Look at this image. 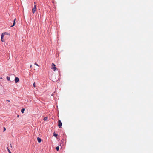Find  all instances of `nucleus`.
I'll use <instances>...</instances> for the list:
<instances>
[{
    "mask_svg": "<svg viewBox=\"0 0 153 153\" xmlns=\"http://www.w3.org/2000/svg\"><path fill=\"white\" fill-rule=\"evenodd\" d=\"M19 81V79L18 78V77H15V83H17L18 81Z\"/></svg>",
    "mask_w": 153,
    "mask_h": 153,
    "instance_id": "nucleus-5",
    "label": "nucleus"
},
{
    "mask_svg": "<svg viewBox=\"0 0 153 153\" xmlns=\"http://www.w3.org/2000/svg\"><path fill=\"white\" fill-rule=\"evenodd\" d=\"M37 139V140L39 143L41 142V141H42V140L41 139V138H39V137H38Z\"/></svg>",
    "mask_w": 153,
    "mask_h": 153,
    "instance_id": "nucleus-7",
    "label": "nucleus"
},
{
    "mask_svg": "<svg viewBox=\"0 0 153 153\" xmlns=\"http://www.w3.org/2000/svg\"><path fill=\"white\" fill-rule=\"evenodd\" d=\"M53 135L54 136L56 137L57 136V134H56V133H53Z\"/></svg>",
    "mask_w": 153,
    "mask_h": 153,
    "instance_id": "nucleus-12",
    "label": "nucleus"
},
{
    "mask_svg": "<svg viewBox=\"0 0 153 153\" xmlns=\"http://www.w3.org/2000/svg\"><path fill=\"white\" fill-rule=\"evenodd\" d=\"M16 18L14 20V21H13V25H12V26H11V27H12L13 26H15V20H16Z\"/></svg>",
    "mask_w": 153,
    "mask_h": 153,
    "instance_id": "nucleus-6",
    "label": "nucleus"
},
{
    "mask_svg": "<svg viewBox=\"0 0 153 153\" xmlns=\"http://www.w3.org/2000/svg\"><path fill=\"white\" fill-rule=\"evenodd\" d=\"M34 4H35L36 3L35 2H34Z\"/></svg>",
    "mask_w": 153,
    "mask_h": 153,
    "instance_id": "nucleus-23",
    "label": "nucleus"
},
{
    "mask_svg": "<svg viewBox=\"0 0 153 153\" xmlns=\"http://www.w3.org/2000/svg\"><path fill=\"white\" fill-rule=\"evenodd\" d=\"M5 34H7V33H5Z\"/></svg>",
    "mask_w": 153,
    "mask_h": 153,
    "instance_id": "nucleus-20",
    "label": "nucleus"
},
{
    "mask_svg": "<svg viewBox=\"0 0 153 153\" xmlns=\"http://www.w3.org/2000/svg\"><path fill=\"white\" fill-rule=\"evenodd\" d=\"M0 79H2V77L0 78Z\"/></svg>",
    "mask_w": 153,
    "mask_h": 153,
    "instance_id": "nucleus-18",
    "label": "nucleus"
},
{
    "mask_svg": "<svg viewBox=\"0 0 153 153\" xmlns=\"http://www.w3.org/2000/svg\"><path fill=\"white\" fill-rule=\"evenodd\" d=\"M6 33V32L2 33L1 35V41L2 42H4V39H3V38L4 37V36L5 35V33Z\"/></svg>",
    "mask_w": 153,
    "mask_h": 153,
    "instance_id": "nucleus-2",
    "label": "nucleus"
},
{
    "mask_svg": "<svg viewBox=\"0 0 153 153\" xmlns=\"http://www.w3.org/2000/svg\"><path fill=\"white\" fill-rule=\"evenodd\" d=\"M59 146H57L56 148V149L57 151H58L59 150Z\"/></svg>",
    "mask_w": 153,
    "mask_h": 153,
    "instance_id": "nucleus-10",
    "label": "nucleus"
},
{
    "mask_svg": "<svg viewBox=\"0 0 153 153\" xmlns=\"http://www.w3.org/2000/svg\"><path fill=\"white\" fill-rule=\"evenodd\" d=\"M62 123L60 120L58 121V126L59 128H61L62 126Z\"/></svg>",
    "mask_w": 153,
    "mask_h": 153,
    "instance_id": "nucleus-4",
    "label": "nucleus"
},
{
    "mask_svg": "<svg viewBox=\"0 0 153 153\" xmlns=\"http://www.w3.org/2000/svg\"><path fill=\"white\" fill-rule=\"evenodd\" d=\"M7 101H8L9 102H10V101L9 100H7Z\"/></svg>",
    "mask_w": 153,
    "mask_h": 153,
    "instance_id": "nucleus-19",
    "label": "nucleus"
},
{
    "mask_svg": "<svg viewBox=\"0 0 153 153\" xmlns=\"http://www.w3.org/2000/svg\"><path fill=\"white\" fill-rule=\"evenodd\" d=\"M33 87L35 88L36 87V83L35 82L33 83Z\"/></svg>",
    "mask_w": 153,
    "mask_h": 153,
    "instance_id": "nucleus-14",
    "label": "nucleus"
},
{
    "mask_svg": "<svg viewBox=\"0 0 153 153\" xmlns=\"http://www.w3.org/2000/svg\"><path fill=\"white\" fill-rule=\"evenodd\" d=\"M13 76H15V75H14V74H13Z\"/></svg>",
    "mask_w": 153,
    "mask_h": 153,
    "instance_id": "nucleus-22",
    "label": "nucleus"
},
{
    "mask_svg": "<svg viewBox=\"0 0 153 153\" xmlns=\"http://www.w3.org/2000/svg\"><path fill=\"white\" fill-rule=\"evenodd\" d=\"M52 68H51L54 71H55L56 70L57 68L55 67V65L54 63L52 64Z\"/></svg>",
    "mask_w": 153,
    "mask_h": 153,
    "instance_id": "nucleus-1",
    "label": "nucleus"
},
{
    "mask_svg": "<svg viewBox=\"0 0 153 153\" xmlns=\"http://www.w3.org/2000/svg\"><path fill=\"white\" fill-rule=\"evenodd\" d=\"M6 130V128H5V127H4V131H5V130Z\"/></svg>",
    "mask_w": 153,
    "mask_h": 153,
    "instance_id": "nucleus-16",
    "label": "nucleus"
},
{
    "mask_svg": "<svg viewBox=\"0 0 153 153\" xmlns=\"http://www.w3.org/2000/svg\"><path fill=\"white\" fill-rule=\"evenodd\" d=\"M6 78L8 81L10 80V77H9L8 76H7L6 77Z\"/></svg>",
    "mask_w": 153,
    "mask_h": 153,
    "instance_id": "nucleus-9",
    "label": "nucleus"
},
{
    "mask_svg": "<svg viewBox=\"0 0 153 153\" xmlns=\"http://www.w3.org/2000/svg\"><path fill=\"white\" fill-rule=\"evenodd\" d=\"M25 109L24 108H22L21 109V112L22 113H24V111H25Z\"/></svg>",
    "mask_w": 153,
    "mask_h": 153,
    "instance_id": "nucleus-8",
    "label": "nucleus"
},
{
    "mask_svg": "<svg viewBox=\"0 0 153 153\" xmlns=\"http://www.w3.org/2000/svg\"><path fill=\"white\" fill-rule=\"evenodd\" d=\"M35 65H36L38 66H39L38 64H37V63L36 62L35 63Z\"/></svg>",
    "mask_w": 153,
    "mask_h": 153,
    "instance_id": "nucleus-15",
    "label": "nucleus"
},
{
    "mask_svg": "<svg viewBox=\"0 0 153 153\" xmlns=\"http://www.w3.org/2000/svg\"><path fill=\"white\" fill-rule=\"evenodd\" d=\"M12 153L11 152V153Z\"/></svg>",
    "mask_w": 153,
    "mask_h": 153,
    "instance_id": "nucleus-24",
    "label": "nucleus"
},
{
    "mask_svg": "<svg viewBox=\"0 0 153 153\" xmlns=\"http://www.w3.org/2000/svg\"><path fill=\"white\" fill-rule=\"evenodd\" d=\"M53 95V94H51V95Z\"/></svg>",
    "mask_w": 153,
    "mask_h": 153,
    "instance_id": "nucleus-21",
    "label": "nucleus"
},
{
    "mask_svg": "<svg viewBox=\"0 0 153 153\" xmlns=\"http://www.w3.org/2000/svg\"><path fill=\"white\" fill-rule=\"evenodd\" d=\"M47 119H48V117H44V120L46 121V120H47Z\"/></svg>",
    "mask_w": 153,
    "mask_h": 153,
    "instance_id": "nucleus-11",
    "label": "nucleus"
},
{
    "mask_svg": "<svg viewBox=\"0 0 153 153\" xmlns=\"http://www.w3.org/2000/svg\"><path fill=\"white\" fill-rule=\"evenodd\" d=\"M36 11V6L35 5H34L33 8L32 9V12L33 13Z\"/></svg>",
    "mask_w": 153,
    "mask_h": 153,
    "instance_id": "nucleus-3",
    "label": "nucleus"
},
{
    "mask_svg": "<svg viewBox=\"0 0 153 153\" xmlns=\"http://www.w3.org/2000/svg\"><path fill=\"white\" fill-rule=\"evenodd\" d=\"M32 65H30V68H31V67H32Z\"/></svg>",
    "mask_w": 153,
    "mask_h": 153,
    "instance_id": "nucleus-17",
    "label": "nucleus"
},
{
    "mask_svg": "<svg viewBox=\"0 0 153 153\" xmlns=\"http://www.w3.org/2000/svg\"><path fill=\"white\" fill-rule=\"evenodd\" d=\"M7 149L8 150V152L9 153H11V151H10V150L7 147Z\"/></svg>",
    "mask_w": 153,
    "mask_h": 153,
    "instance_id": "nucleus-13",
    "label": "nucleus"
}]
</instances>
